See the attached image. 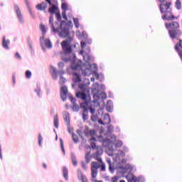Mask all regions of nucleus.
I'll return each mask as SVG.
<instances>
[{"label":"nucleus","mask_w":182,"mask_h":182,"mask_svg":"<svg viewBox=\"0 0 182 182\" xmlns=\"http://www.w3.org/2000/svg\"><path fill=\"white\" fill-rule=\"evenodd\" d=\"M60 30L61 31L58 32L59 36L62 38H66V39L61 43L63 51L65 55H70L73 52L71 43L73 41V38L70 36L68 26H63Z\"/></svg>","instance_id":"obj_1"},{"label":"nucleus","mask_w":182,"mask_h":182,"mask_svg":"<svg viewBox=\"0 0 182 182\" xmlns=\"http://www.w3.org/2000/svg\"><path fill=\"white\" fill-rule=\"evenodd\" d=\"M165 28L168 29L169 37L171 39L177 38L181 35L180 24L178 21H172L169 23H165Z\"/></svg>","instance_id":"obj_2"},{"label":"nucleus","mask_w":182,"mask_h":182,"mask_svg":"<svg viewBox=\"0 0 182 182\" xmlns=\"http://www.w3.org/2000/svg\"><path fill=\"white\" fill-rule=\"evenodd\" d=\"M76 97L84 101V102H82L80 104V108L83 109L84 111H86L88 107V103L90 97L87 95L86 93L82 92H77L76 93Z\"/></svg>","instance_id":"obj_3"},{"label":"nucleus","mask_w":182,"mask_h":182,"mask_svg":"<svg viewBox=\"0 0 182 182\" xmlns=\"http://www.w3.org/2000/svg\"><path fill=\"white\" fill-rule=\"evenodd\" d=\"M100 164L96 161L91 162V181L92 182H103L102 181H97V177L98 174V169L100 168Z\"/></svg>","instance_id":"obj_4"},{"label":"nucleus","mask_w":182,"mask_h":182,"mask_svg":"<svg viewBox=\"0 0 182 182\" xmlns=\"http://www.w3.org/2000/svg\"><path fill=\"white\" fill-rule=\"evenodd\" d=\"M98 122L102 125H107L111 123V119L108 113L103 114L102 119H99Z\"/></svg>","instance_id":"obj_5"},{"label":"nucleus","mask_w":182,"mask_h":182,"mask_svg":"<svg viewBox=\"0 0 182 182\" xmlns=\"http://www.w3.org/2000/svg\"><path fill=\"white\" fill-rule=\"evenodd\" d=\"M95 150H97V151L94 153L92 158L97 160L98 162H102V158H100V156L103 154V148H102V146H99Z\"/></svg>","instance_id":"obj_6"},{"label":"nucleus","mask_w":182,"mask_h":182,"mask_svg":"<svg viewBox=\"0 0 182 182\" xmlns=\"http://www.w3.org/2000/svg\"><path fill=\"white\" fill-rule=\"evenodd\" d=\"M176 18V17L173 15L171 11H170V10L164 12V15L162 16V20H164V21L166 20L168 21H171Z\"/></svg>","instance_id":"obj_7"},{"label":"nucleus","mask_w":182,"mask_h":182,"mask_svg":"<svg viewBox=\"0 0 182 182\" xmlns=\"http://www.w3.org/2000/svg\"><path fill=\"white\" fill-rule=\"evenodd\" d=\"M63 26H64V21H63L61 23L58 22H55L51 25V28H53V32L55 33H59L60 30Z\"/></svg>","instance_id":"obj_8"},{"label":"nucleus","mask_w":182,"mask_h":182,"mask_svg":"<svg viewBox=\"0 0 182 182\" xmlns=\"http://www.w3.org/2000/svg\"><path fill=\"white\" fill-rule=\"evenodd\" d=\"M171 5V2H166V4H161L159 5V11H161V14H164L165 12L168 11L170 9V6Z\"/></svg>","instance_id":"obj_9"},{"label":"nucleus","mask_w":182,"mask_h":182,"mask_svg":"<svg viewBox=\"0 0 182 182\" xmlns=\"http://www.w3.org/2000/svg\"><path fill=\"white\" fill-rule=\"evenodd\" d=\"M68 95V87L65 85L61 87L60 96L63 101H65Z\"/></svg>","instance_id":"obj_10"},{"label":"nucleus","mask_w":182,"mask_h":182,"mask_svg":"<svg viewBox=\"0 0 182 182\" xmlns=\"http://www.w3.org/2000/svg\"><path fill=\"white\" fill-rule=\"evenodd\" d=\"M175 50H176L179 58L182 60V40H179V42L176 44Z\"/></svg>","instance_id":"obj_11"},{"label":"nucleus","mask_w":182,"mask_h":182,"mask_svg":"<svg viewBox=\"0 0 182 182\" xmlns=\"http://www.w3.org/2000/svg\"><path fill=\"white\" fill-rule=\"evenodd\" d=\"M77 178L79 181H80L81 182H88L87 177L83 174V173L80 170L77 171Z\"/></svg>","instance_id":"obj_12"},{"label":"nucleus","mask_w":182,"mask_h":182,"mask_svg":"<svg viewBox=\"0 0 182 182\" xmlns=\"http://www.w3.org/2000/svg\"><path fill=\"white\" fill-rule=\"evenodd\" d=\"M14 9H15V11L16 13V15H17L20 22L23 23V16H22L21 11L18 6L15 5Z\"/></svg>","instance_id":"obj_13"},{"label":"nucleus","mask_w":182,"mask_h":182,"mask_svg":"<svg viewBox=\"0 0 182 182\" xmlns=\"http://www.w3.org/2000/svg\"><path fill=\"white\" fill-rule=\"evenodd\" d=\"M40 29L43 33V36L40 38V41H44V39H45V36L46 34L47 30H46V27L43 24L40 25Z\"/></svg>","instance_id":"obj_14"},{"label":"nucleus","mask_w":182,"mask_h":182,"mask_svg":"<svg viewBox=\"0 0 182 182\" xmlns=\"http://www.w3.org/2000/svg\"><path fill=\"white\" fill-rule=\"evenodd\" d=\"M71 68L74 70L81 69V65L79 62L73 61L71 64Z\"/></svg>","instance_id":"obj_15"},{"label":"nucleus","mask_w":182,"mask_h":182,"mask_svg":"<svg viewBox=\"0 0 182 182\" xmlns=\"http://www.w3.org/2000/svg\"><path fill=\"white\" fill-rule=\"evenodd\" d=\"M10 45V41L9 40H6V36H4L3 41H2V46L4 48L9 50V46Z\"/></svg>","instance_id":"obj_16"},{"label":"nucleus","mask_w":182,"mask_h":182,"mask_svg":"<svg viewBox=\"0 0 182 182\" xmlns=\"http://www.w3.org/2000/svg\"><path fill=\"white\" fill-rule=\"evenodd\" d=\"M47 8V4L46 2H42L36 6V9L38 11H45Z\"/></svg>","instance_id":"obj_17"},{"label":"nucleus","mask_w":182,"mask_h":182,"mask_svg":"<svg viewBox=\"0 0 182 182\" xmlns=\"http://www.w3.org/2000/svg\"><path fill=\"white\" fill-rule=\"evenodd\" d=\"M60 75V84L61 85H63V84H65L67 81L66 78L63 77V75L65 74V72L64 71H60L59 72Z\"/></svg>","instance_id":"obj_18"},{"label":"nucleus","mask_w":182,"mask_h":182,"mask_svg":"<svg viewBox=\"0 0 182 182\" xmlns=\"http://www.w3.org/2000/svg\"><path fill=\"white\" fill-rule=\"evenodd\" d=\"M58 8L56 7L55 5H52L49 9H48V11L49 13L51 14V15H53L55 11H57Z\"/></svg>","instance_id":"obj_19"},{"label":"nucleus","mask_w":182,"mask_h":182,"mask_svg":"<svg viewBox=\"0 0 182 182\" xmlns=\"http://www.w3.org/2000/svg\"><path fill=\"white\" fill-rule=\"evenodd\" d=\"M53 120H54V126L55 128H58V126H59V118L58 117V114H55L54 116V118H53Z\"/></svg>","instance_id":"obj_20"},{"label":"nucleus","mask_w":182,"mask_h":182,"mask_svg":"<svg viewBox=\"0 0 182 182\" xmlns=\"http://www.w3.org/2000/svg\"><path fill=\"white\" fill-rule=\"evenodd\" d=\"M63 176L66 181H68V171L65 167L63 168Z\"/></svg>","instance_id":"obj_21"},{"label":"nucleus","mask_w":182,"mask_h":182,"mask_svg":"<svg viewBox=\"0 0 182 182\" xmlns=\"http://www.w3.org/2000/svg\"><path fill=\"white\" fill-rule=\"evenodd\" d=\"M101 164H100V168H101L100 171H102V172H105L106 171V165L105 164L104 161H102V162H99Z\"/></svg>","instance_id":"obj_22"},{"label":"nucleus","mask_w":182,"mask_h":182,"mask_svg":"<svg viewBox=\"0 0 182 182\" xmlns=\"http://www.w3.org/2000/svg\"><path fill=\"white\" fill-rule=\"evenodd\" d=\"M45 46L47 48H52V43H51V42L50 41L49 39H46V41H45Z\"/></svg>","instance_id":"obj_23"},{"label":"nucleus","mask_w":182,"mask_h":182,"mask_svg":"<svg viewBox=\"0 0 182 182\" xmlns=\"http://www.w3.org/2000/svg\"><path fill=\"white\" fill-rule=\"evenodd\" d=\"M61 8L63 11H67L69 7L67 3H63Z\"/></svg>","instance_id":"obj_24"},{"label":"nucleus","mask_w":182,"mask_h":182,"mask_svg":"<svg viewBox=\"0 0 182 182\" xmlns=\"http://www.w3.org/2000/svg\"><path fill=\"white\" fill-rule=\"evenodd\" d=\"M176 8L177 10L181 9V2L180 0H176Z\"/></svg>","instance_id":"obj_25"},{"label":"nucleus","mask_w":182,"mask_h":182,"mask_svg":"<svg viewBox=\"0 0 182 182\" xmlns=\"http://www.w3.org/2000/svg\"><path fill=\"white\" fill-rule=\"evenodd\" d=\"M79 87L80 88L81 90H82V92H83L85 94V91H86V85L85 84H80L79 85Z\"/></svg>","instance_id":"obj_26"},{"label":"nucleus","mask_w":182,"mask_h":182,"mask_svg":"<svg viewBox=\"0 0 182 182\" xmlns=\"http://www.w3.org/2000/svg\"><path fill=\"white\" fill-rule=\"evenodd\" d=\"M72 137H73V140L74 143L77 144L79 141V139H78V137L77 136V135H75V134L73 133Z\"/></svg>","instance_id":"obj_27"},{"label":"nucleus","mask_w":182,"mask_h":182,"mask_svg":"<svg viewBox=\"0 0 182 182\" xmlns=\"http://www.w3.org/2000/svg\"><path fill=\"white\" fill-rule=\"evenodd\" d=\"M75 82H80L81 79L78 74H75V77L73 78Z\"/></svg>","instance_id":"obj_28"},{"label":"nucleus","mask_w":182,"mask_h":182,"mask_svg":"<svg viewBox=\"0 0 182 182\" xmlns=\"http://www.w3.org/2000/svg\"><path fill=\"white\" fill-rule=\"evenodd\" d=\"M73 20H74V23H75V26L76 28H79L80 23H79L78 18H74Z\"/></svg>","instance_id":"obj_29"},{"label":"nucleus","mask_w":182,"mask_h":182,"mask_svg":"<svg viewBox=\"0 0 182 182\" xmlns=\"http://www.w3.org/2000/svg\"><path fill=\"white\" fill-rule=\"evenodd\" d=\"M91 147L93 150H96V149L99 148L100 146H97L95 142H91Z\"/></svg>","instance_id":"obj_30"},{"label":"nucleus","mask_w":182,"mask_h":182,"mask_svg":"<svg viewBox=\"0 0 182 182\" xmlns=\"http://www.w3.org/2000/svg\"><path fill=\"white\" fill-rule=\"evenodd\" d=\"M31 77V72L30 70H26V77L27 79H30Z\"/></svg>","instance_id":"obj_31"},{"label":"nucleus","mask_w":182,"mask_h":182,"mask_svg":"<svg viewBox=\"0 0 182 182\" xmlns=\"http://www.w3.org/2000/svg\"><path fill=\"white\" fill-rule=\"evenodd\" d=\"M62 60L63 61H64L65 63H68L70 60V57H62Z\"/></svg>","instance_id":"obj_32"},{"label":"nucleus","mask_w":182,"mask_h":182,"mask_svg":"<svg viewBox=\"0 0 182 182\" xmlns=\"http://www.w3.org/2000/svg\"><path fill=\"white\" fill-rule=\"evenodd\" d=\"M72 161L75 166H76L77 165V159H76L75 156H72Z\"/></svg>","instance_id":"obj_33"},{"label":"nucleus","mask_w":182,"mask_h":182,"mask_svg":"<svg viewBox=\"0 0 182 182\" xmlns=\"http://www.w3.org/2000/svg\"><path fill=\"white\" fill-rule=\"evenodd\" d=\"M89 134L92 136H95V133H96V131H95V129H90L89 132H88Z\"/></svg>","instance_id":"obj_34"},{"label":"nucleus","mask_w":182,"mask_h":182,"mask_svg":"<svg viewBox=\"0 0 182 182\" xmlns=\"http://www.w3.org/2000/svg\"><path fill=\"white\" fill-rule=\"evenodd\" d=\"M108 132L109 133H112L114 132V127H113V125H109L108 127Z\"/></svg>","instance_id":"obj_35"},{"label":"nucleus","mask_w":182,"mask_h":182,"mask_svg":"<svg viewBox=\"0 0 182 182\" xmlns=\"http://www.w3.org/2000/svg\"><path fill=\"white\" fill-rule=\"evenodd\" d=\"M111 181L112 182H118L119 181V177L114 176V177L112 178Z\"/></svg>","instance_id":"obj_36"},{"label":"nucleus","mask_w":182,"mask_h":182,"mask_svg":"<svg viewBox=\"0 0 182 182\" xmlns=\"http://www.w3.org/2000/svg\"><path fill=\"white\" fill-rule=\"evenodd\" d=\"M107 162L109 166V169H111L112 168V161H111L110 158H108V159H107Z\"/></svg>","instance_id":"obj_37"},{"label":"nucleus","mask_w":182,"mask_h":182,"mask_svg":"<svg viewBox=\"0 0 182 182\" xmlns=\"http://www.w3.org/2000/svg\"><path fill=\"white\" fill-rule=\"evenodd\" d=\"M49 23L52 25L53 24V15L51 14L50 16V19H49Z\"/></svg>","instance_id":"obj_38"},{"label":"nucleus","mask_w":182,"mask_h":182,"mask_svg":"<svg viewBox=\"0 0 182 182\" xmlns=\"http://www.w3.org/2000/svg\"><path fill=\"white\" fill-rule=\"evenodd\" d=\"M123 145V143L122 142V141H118L117 144H116L117 147H122Z\"/></svg>","instance_id":"obj_39"},{"label":"nucleus","mask_w":182,"mask_h":182,"mask_svg":"<svg viewBox=\"0 0 182 182\" xmlns=\"http://www.w3.org/2000/svg\"><path fill=\"white\" fill-rule=\"evenodd\" d=\"M15 57L16 59L21 60V56L20 55V54L17 52L15 54Z\"/></svg>","instance_id":"obj_40"},{"label":"nucleus","mask_w":182,"mask_h":182,"mask_svg":"<svg viewBox=\"0 0 182 182\" xmlns=\"http://www.w3.org/2000/svg\"><path fill=\"white\" fill-rule=\"evenodd\" d=\"M56 18H57L58 21H60L61 15L60 13H56Z\"/></svg>","instance_id":"obj_41"},{"label":"nucleus","mask_w":182,"mask_h":182,"mask_svg":"<svg viewBox=\"0 0 182 182\" xmlns=\"http://www.w3.org/2000/svg\"><path fill=\"white\" fill-rule=\"evenodd\" d=\"M42 140H43V138H42L41 134H39V135H38V142H39L40 146L41 145V141Z\"/></svg>","instance_id":"obj_42"},{"label":"nucleus","mask_w":182,"mask_h":182,"mask_svg":"<svg viewBox=\"0 0 182 182\" xmlns=\"http://www.w3.org/2000/svg\"><path fill=\"white\" fill-rule=\"evenodd\" d=\"M73 109H75L77 111H78V109H79V107L77 106V105L76 103H74V105H73Z\"/></svg>","instance_id":"obj_43"},{"label":"nucleus","mask_w":182,"mask_h":182,"mask_svg":"<svg viewBox=\"0 0 182 182\" xmlns=\"http://www.w3.org/2000/svg\"><path fill=\"white\" fill-rule=\"evenodd\" d=\"M60 146H61V149H62L63 153H65L64 145H63V142L62 139H60Z\"/></svg>","instance_id":"obj_44"},{"label":"nucleus","mask_w":182,"mask_h":182,"mask_svg":"<svg viewBox=\"0 0 182 182\" xmlns=\"http://www.w3.org/2000/svg\"><path fill=\"white\" fill-rule=\"evenodd\" d=\"M59 68L63 69L64 67V63L63 62L59 63L58 64Z\"/></svg>","instance_id":"obj_45"},{"label":"nucleus","mask_w":182,"mask_h":182,"mask_svg":"<svg viewBox=\"0 0 182 182\" xmlns=\"http://www.w3.org/2000/svg\"><path fill=\"white\" fill-rule=\"evenodd\" d=\"M63 18L64 19H65V20L68 19V17H67V16H66V11H63Z\"/></svg>","instance_id":"obj_46"},{"label":"nucleus","mask_w":182,"mask_h":182,"mask_svg":"<svg viewBox=\"0 0 182 182\" xmlns=\"http://www.w3.org/2000/svg\"><path fill=\"white\" fill-rule=\"evenodd\" d=\"M65 120L66 122H69L70 121V115L69 114H66L65 117Z\"/></svg>","instance_id":"obj_47"},{"label":"nucleus","mask_w":182,"mask_h":182,"mask_svg":"<svg viewBox=\"0 0 182 182\" xmlns=\"http://www.w3.org/2000/svg\"><path fill=\"white\" fill-rule=\"evenodd\" d=\"M82 166L85 170L87 169V166L86 165V164H85V162H82Z\"/></svg>","instance_id":"obj_48"},{"label":"nucleus","mask_w":182,"mask_h":182,"mask_svg":"<svg viewBox=\"0 0 182 182\" xmlns=\"http://www.w3.org/2000/svg\"><path fill=\"white\" fill-rule=\"evenodd\" d=\"M13 83H16V74H13Z\"/></svg>","instance_id":"obj_49"},{"label":"nucleus","mask_w":182,"mask_h":182,"mask_svg":"<svg viewBox=\"0 0 182 182\" xmlns=\"http://www.w3.org/2000/svg\"><path fill=\"white\" fill-rule=\"evenodd\" d=\"M68 132H69L70 134H72V136H73V133H74L73 128H68Z\"/></svg>","instance_id":"obj_50"},{"label":"nucleus","mask_w":182,"mask_h":182,"mask_svg":"<svg viewBox=\"0 0 182 182\" xmlns=\"http://www.w3.org/2000/svg\"><path fill=\"white\" fill-rule=\"evenodd\" d=\"M81 47H82V48H85V43L84 41H82V42H81Z\"/></svg>","instance_id":"obj_51"},{"label":"nucleus","mask_w":182,"mask_h":182,"mask_svg":"<svg viewBox=\"0 0 182 182\" xmlns=\"http://www.w3.org/2000/svg\"><path fill=\"white\" fill-rule=\"evenodd\" d=\"M70 100H71V102H72L73 104H75V99L74 97H70Z\"/></svg>","instance_id":"obj_52"},{"label":"nucleus","mask_w":182,"mask_h":182,"mask_svg":"<svg viewBox=\"0 0 182 182\" xmlns=\"http://www.w3.org/2000/svg\"><path fill=\"white\" fill-rule=\"evenodd\" d=\"M90 112H91L92 114H94L95 112V109L92 107H90Z\"/></svg>","instance_id":"obj_53"},{"label":"nucleus","mask_w":182,"mask_h":182,"mask_svg":"<svg viewBox=\"0 0 182 182\" xmlns=\"http://www.w3.org/2000/svg\"><path fill=\"white\" fill-rule=\"evenodd\" d=\"M53 73L55 75H56V73H57V70H56V68H53Z\"/></svg>","instance_id":"obj_54"},{"label":"nucleus","mask_w":182,"mask_h":182,"mask_svg":"<svg viewBox=\"0 0 182 182\" xmlns=\"http://www.w3.org/2000/svg\"><path fill=\"white\" fill-rule=\"evenodd\" d=\"M90 152H89V154H87V155H86V156H85V159H86V161H87V160H88L89 156H90Z\"/></svg>","instance_id":"obj_55"},{"label":"nucleus","mask_w":182,"mask_h":182,"mask_svg":"<svg viewBox=\"0 0 182 182\" xmlns=\"http://www.w3.org/2000/svg\"><path fill=\"white\" fill-rule=\"evenodd\" d=\"M25 3H26V6L28 7L29 6L28 0H25Z\"/></svg>","instance_id":"obj_56"},{"label":"nucleus","mask_w":182,"mask_h":182,"mask_svg":"<svg viewBox=\"0 0 182 182\" xmlns=\"http://www.w3.org/2000/svg\"><path fill=\"white\" fill-rule=\"evenodd\" d=\"M46 1L48 2L50 6H51L52 3L50 0H46Z\"/></svg>","instance_id":"obj_57"},{"label":"nucleus","mask_w":182,"mask_h":182,"mask_svg":"<svg viewBox=\"0 0 182 182\" xmlns=\"http://www.w3.org/2000/svg\"><path fill=\"white\" fill-rule=\"evenodd\" d=\"M83 119H87V115L83 114Z\"/></svg>","instance_id":"obj_58"},{"label":"nucleus","mask_w":182,"mask_h":182,"mask_svg":"<svg viewBox=\"0 0 182 182\" xmlns=\"http://www.w3.org/2000/svg\"><path fill=\"white\" fill-rule=\"evenodd\" d=\"M158 1H159V3H164L165 0H158Z\"/></svg>","instance_id":"obj_59"},{"label":"nucleus","mask_w":182,"mask_h":182,"mask_svg":"<svg viewBox=\"0 0 182 182\" xmlns=\"http://www.w3.org/2000/svg\"><path fill=\"white\" fill-rule=\"evenodd\" d=\"M43 168H44L45 169L47 168V166H46V164H43Z\"/></svg>","instance_id":"obj_60"},{"label":"nucleus","mask_w":182,"mask_h":182,"mask_svg":"<svg viewBox=\"0 0 182 182\" xmlns=\"http://www.w3.org/2000/svg\"><path fill=\"white\" fill-rule=\"evenodd\" d=\"M119 182H125L124 181H123V180H122V181H120Z\"/></svg>","instance_id":"obj_61"},{"label":"nucleus","mask_w":182,"mask_h":182,"mask_svg":"<svg viewBox=\"0 0 182 182\" xmlns=\"http://www.w3.org/2000/svg\"><path fill=\"white\" fill-rule=\"evenodd\" d=\"M69 23H70V25H72V22H71V21H69Z\"/></svg>","instance_id":"obj_62"},{"label":"nucleus","mask_w":182,"mask_h":182,"mask_svg":"<svg viewBox=\"0 0 182 182\" xmlns=\"http://www.w3.org/2000/svg\"><path fill=\"white\" fill-rule=\"evenodd\" d=\"M1 6H4V4H1Z\"/></svg>","instance_id":"obj_63"},{"label":"nucleus","mask_w":182,"mask_h":182,"mask_svg":"<svg viewBox=\"0 0 182 182\" xmlns=\"http://www.w3.org/2000/svg\"><path fill=\"white\" fill-rule=\"evenodd\" d=\"M134 177H132V180H134Z\"/></svg>","instance_id":"obj_64"}]
</instances>
